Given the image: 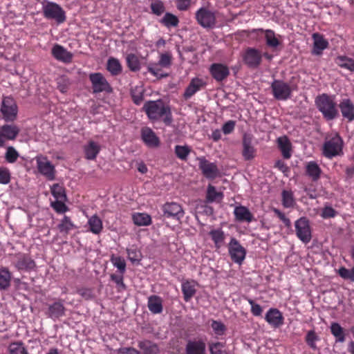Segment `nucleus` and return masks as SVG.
Returning a JSON list of instances; mask_svg holds the SVG:
<instances>
[{
  "label": "nucleus",
  "mask_w": 354,
  "mask_h": 354,
  "mask_svg": "<svg viewBox=\"0 0 354 354\" xmlns=\"http://www.w3.org/2000/svg\"><path fill=\"white\" fill-rule=\"evenodd\" d=\"M65 201L66 200H56L55 201L51 203V206L57 212L61 214L65 213L68 209L64 203Z\"/></svg>",
  "instance_id": "obj_61"
},
{
  "label": "nucleus",
  "mask_w": 354,
  "mask_h": 354,
  "mask_svg": "<svg viewBox=\"0 0 354 354\" xmlns=\"http://www.w3.org/2000/svg\"><path fill=\"white\" fill-rule=\"evenodd\" d=\"M296 234L304 243L310 241L312 235L309 221L305 217H301L295 223Z\"/></svg>",
  "instance_id": "obj_9"
},
{
  "label": "nucleus",
  "mask_w": 354,
  "mask_h": 354,
  "mask_svg": "<svg viewBox=\"0 0 354 354\" xmlns=\"http://www.w3.org/2000/svg\"><path fill=\"white\" fill-rule=\"evenodd\" d=\"M335 63L341 68L354 72V59L347 56L340 55L336 57Z\"/></svg>",
  "instance_id": "obj_35"
},
{
  "label": "nucleus",
  "mask_w": 354,
  "mask_h": 354,
  "mask_svg": "<svg viewBox=\"0 0 354 354\" xmlns=\"http://www.w3.org/2000/svg\"><path fill=\"white\" fill-rule=\"evenodd\" d=\"M164 214L167 217H171L177 220L184 216V211L182 207L177 203H167L163 207Z\"/></svg>",
  "instance_id": "obj_21"
},
{
  "label": "nucleus",
  "mask_w": 354,
  "mask_h": 354,
  "mask_svg": "<svg viewBox=\"0 0 354 354\" xmlns=\"http://www.w3.org/2000/svg\"><path fill=\"white\" fill-rule=\"evenodd\" d=\"M206 83L203 79L198 77L192 78L185 90L183 97L185 100L191 98L198 91L203 89Z\"/></svg>",
  "instance_id": "obj_17"
},
{
  "label": "nucleus",
  "mask_w": 354,
  "mask_h": 354,
  "mask_svg": "<svg viewBox=\"0 0 354 354\" xmlns=\"http://www.w3.org/2000/svg\"><path fill=\"white\" fill-rule=\"evenodd\" d=\"M51 53L55 59L65 64L71 63L73 57L72 53L59 44H55Z\"/></svg>",
  "instance_id": "obj_18"
},
{
  "label": "nucleus",
  "mask_w": 354,
  "mask_h": 354,
  "mask_svg": "<svg viewBox=\"0 0 354 354\" xmlns=\"http://www.w3.org/2000/svg\"><path fill=\"white\" fill-rule=\"evenodd\" d=\"M0 113L6 122H13L17 119L18 106L14 98L10 96L3 97Z\"/></svg>",
  "instance_id": "obj_6"
},
{
  "label": "nucleus",
  "mask_w": 354,
  "mask_h": 354,
  "mask_svg": "<svg viewBox=\"0 0 354 354\" xmlns=\"http://www.w3.org/2000/svg\"><path fill=\"white\" fill-rule=\"evenodd\" d=\"M216 13V10L203 6L196 12L195 19L203 28L213 29L217 24Z\"/></svg>",
  "instance_id": "obj_3"
},
{
  "label": "nucleus",
  "mask_w": 354,
  "mask_h": 354,
  "mask_svg": "<svg viewBox=\"0 0 354 354\" xmlns=\"http://www.w3.org/2000/svg\"><path fill=\"white\" fill-rule=\"evenodd\" d=\"M225 343L223 342H212L209 344V350L210 354H227L225 351Z\"/></svg>",
  "instance_id": "obj_48"
},
{
  "label": "nucleus",
  "mask_w": 354,
  "mask_h": 354,
  "mask_svg": "<svg viewBox=\"0 0 354 354\" xmlns=\"http://www.w3.org/2000/svg\"><path fill=\"white\" fill-rule=\"evenodd\" d=\"M246 299L251 306V313L252 315L254 316H260L263 311L261 306L259 304H255L250 298H247Z\"/></svg>",
  "instance_id": "obj_63"
},
{
  "label": "nucleus",
  "mask_w": 354,
  "mask_h": 354,
  "mask_svg": "<svg viewBox=\"0 0 354 354\" xmlns=\"http://www.w3.org/2000/svg\"><path fill=\"white\" fill-rule=\"evenodd\" d=\"M74 227V224L71 221L70 218L64 216L61 223L58 225V228L61 232L68 233Z\"/></svg>",
  "instance_id": "obj_52"
},
{
  "label": "nucleus",
  "mask_w": 354,
  "mask_h": 354,
  "mask_svg": "<svg viewBox=\"0 0 354 354\" xmlns=\"http://www.w3.org/2000/svg\"><path fill=\"white\" fill-rule=\"evenodd\" d=\"M150 8L151 12L157 16L162 15L165 10L164 3L160 0H153L150 5Z\"/></svg>",
  "instance_id": "obj_49"
},
{
  "label": "nucleus",
  "mask_w": 354,
  "mask_h": 354,
  "mask_svg": "<svg viewBox=\"0 0 354 354\" xmlns=\"http://www.w3.org/2000/svg\"><path fill=\"white\" fill-rule=\"evenodd\" d=\"M253 137L250 133H245L243 137V156L245 160H251L254 157L255 149L252 146Z\"/></svg>",
  "instance_id": "obj_22"
},
{
  "label": "nucleus",
  "mask_w": 354,
  "mask_h": 354,
  "mask_svg": "<svg viewBox=\"0 0 354 354\" xmlns=\"http://www.w3.org/2000/svg\"><path fill=\"white\" fill-rule=\"evenodd\" d=\"M197 160L199 168L207 178L214 179L218 176V169L215 163L210 162L205 157H199Z\"/></svg>",
  "instance_id": "obj_12"
},
{
  "label": "nucleus",
  "mask_w": 354,
  "mask_h": 354,
  "mask_svg": "<svg viewBox=\"0 0 354 354\" xmlns=\"http://www.w3.org/2000/svg\"><path fill=\"white\" fill-rule=\"evenodd\" d=\"M185 351L186 354H205V343L203 339L189 340Z\"/></svg>",
  "instance_id": "obj_23"
},
{
  "label": "nucleus",
  "mask_w": 354,
  "mask_h": 354,
  "mask_svg": "<svg viewBox=\"0 0 354 354\" xmlns=\"http://www.w3.org/2000/svg\"><path fill=\"white\" fill-rule=\"evenodd\" d=\"M342 145L343 141L337 133L326 138L323 146L324 156L328 158H332L339 155L342 151Z\"/></svg>",
  "instance_id": "obj_5"
},
{
  "label": "nucleus",
  "mask_w": 354,
  "mask_h": 354,
  "mask_svg": "<svg viewBox=\"0 0 354 354\" xmlns=\"http://www.w3.org/2000/svg\"><path fill=\"white\" fill-rule=\"evenodd\" d=\"M171 54L169 52L162 53L158 60V64L163 68H169L171 64Z\"/></svg>",
  "instance_id": "obj_57"
},
{
  "label": "nucleus",
  "mask_w": 354,
  "mask_h": 354,
  "mask_svg": "<svg viewBox=\"0 0 354 354\" xmlns=\"http://www.w3.org/2000/svg\"><path fill=\"white\" fill-rule=\"evenodd\" d=\"M147 306L150 312L153 314H159L162 312V299L157 295H151L148 297Z\"/></svg>",
  "instance_id": "obj_28"
},
{
  "label": "nucleus",
  "mask_w": 354,
  "mask_h": 354,
  "mask_svg": "<svg viewBox=\"0 0 354 354\" xmlns=\"http://www.w3.org/2000/svg\"><path fill=\"white\" fill-rule=\"evenodd\" d=\"M211 327L216 336H222L226 330L225 326L220 321L213 320L211 323Z\"/></svg>",
  "instance_id": "obj_54"
},
{
  "label": "nucleus",
  "mask_w": 354,
  "mask_h": 354,
  "mask_svg": "<svg viewBox=\"0 0 354 354\" xmlns=\"http://www.w3.org/2000/svg\"><path fill=\"white\" fill-rule=\"evenodd\" d=\"M11 273L7 268H0V290H6L10 286Z\"/></svg>",
  "instance_id": "obj_37"
},
{
  "label": "nucleus",
  "mask_w": 354,
  "mask_h": 354,
  "mask_svg": "<svg viewBox=\"0 0 354 354\" xmlns=\"http://www.w3.org/2000/svg\"><path fill=\"white\" fill-rule=\"evenodd\" d=\"M160 65L158 63H149L148 64L147 68V71L153 75L154 77L158 79H161L163 77H166L168 76L167 73H162V70L160 68Z\"/></svg>",
  "instance_id": "obj_45"
},
{
  "label": "nucleus",
  "mask_w": 354,
  "mask_h": 354,
  "mask_svg": "<svg viewBox=\"0 0 354 354\" xmlns=\"http://www.w3.org/2000/svg\"><path fill=\"white\" fill-rule=\"evenodd\" d=\"M44 17L47 19L55 20L57 24H62L66 20V13L57 3L45 1L42 3Z\"/></svg>",
  "instance_id": "obj_4"
},
{
  "label": "nucleus",
  "mask_w": 354,
  "mask_h": 354,
  "mask_svg": "<svg viewBox=\"0 0 354 354\" xmlns=\"http://www.w3.org/2000/svg\"><path fill=\"white\" fill-rule=\"evenodd\" d=\"M228 252L232 260L239 265H241L245 259L246 250L234 237L230 239L228 243Z\"/></svg>",
  "instance_id": "obj_7"
},
{
  "label": "nucleus",
  "mask_w": 354,
  "mask_h": 354,
  "mask_svg": "<svg viewBox=\"0 0 354 354\" xmlns=\"http://www.w3.org/2000/svg\"><path fill=\"white\" fill-rule=\"evenodd\" d=\"M273 96L279 100H286L291 97L292 88L289 84L275 80L271 84Z\"/></svg>",
  "instance_id": "obj_8"
},
{
  "label": "nucleus",
  "mask_w": 354,
  "mask_h": 354,
  "mask_svg": "<svg viewBox=\"0 0 354 354\" xmlns=\"http://www.w3.org/2000/svg\"><path fill=\"white\" fill-rule=\"evenodd\" d=\"M335 98V95L327 94H322L316 98L317 107L327 120H332L339 115Z\"/></svg>",
  "instance_id": "obj_2"
},
{
  "label": "nucleus",
  "mask_w": 354,
  "mask_h": 354,
  "mask_svg": "<svg viewBox=\"0 0 354 354\" xmlns=\"http://www.w3.org/2000/svg\"><path fill=\"white\" fill-rule=\"evenodd\" d=\"M319 339L318 336L316 335L314 330H309L307 333L306 337V341L307 344L313 349H316V341Z\"/></svg>",
  "instance_id": "obj_59"
},
{
  "label": "nucleus",
  "mask_w": 354,
  "mask_h": 354,
  "mask_svg": "<svg viewBox=\"0 0 354 354\" xmlns=\"http://www.w3.org/2000/svg\"><path fill=\"white\" fill-rule=\"evenodd\" d=\"M209 235L214 242L216 248L219 249L224 245L225 234L221 228L212 229L209 231Z\"/></svg>",
  "instance_id": "obj_27"
},
{
  "label": "nucleus",
  "mask_w": 354,
  "mask_h": 354,
  "mask_svg": "<svg viewBox=\"0 0 354 354\" xmlns=\"http://www.w3.org/2000/svg\"><path fill=\"white\" fill-rule=\"evenodd\" d=\"M15 266L19 271L30 272L35 269L36 265L34 260H32L28 255L19 254L17 256Z\"/></svg>",
  "instance_id": "obj_15"
},
{
  "label": "nucleus",
  "mask_w": 354,
  "mask_h": 354,
  "mask_svg": "<svg viewBox=\"0 0 354 354\" xmlns=\"http://www.w3.org/2000/svg\"><path fill=\"white\" fill-rule=\"evenodd\" d=\"M126 61L128 67L131 71H138L140 69V62L137 55L133 53L127 55Z\"/></svg>",
  "instance_id": "obj_43"
},
{
  "label": "nucleus",
  "mask_w": 354,
  "mask_h": 354,
  "mask_svg": "<svg viewBox=\"0 0 354 354\" xmlns=\"http://www.w3.org/2000/svg\"><path fill=\"white\" fill-rule=\"evenodd\" d=\"M143 109L151 120L162 119L166 125H169L172 122L170 108L160 100L146 102Z\"/></svg>",
  "instance_id": "obj_1"
},
{
  "label": "nucleus",
  "mask_w": 354,
  "mask_h": 354,
  "mask_svg": "<svg viewBox=\"0 0 354 354\" xmlns=\"http://www.w3.org/2000/svg\"><path fill=\"white\" fill-rule=\"evenodd\" d=\"M64 304L62 302H55L48 307V317L53 319H58L64 315Z\"/></svg>",
  "instance_id": "obj_32"
},
{
  "label": "nucleus",
  "mask_w": 354,
  "mask_h": 354,
  "mask_svg": "<svg viewBox=\"0 0 354 354\" xmlns=\"http://www.w3.org/2000/svg\"><path fill=\"white\" fill-rule=\"evenodd\" d=\"M113 265L123 274L126 270V263L123 258L120 257H113L111 258Z\"/></svg>",
  "instance_id": "obj_58"
},
{
  "label": "nucleus",
  "mask_w": 354,
  "mask_h": 354,
  "mask_svg": "<svg viewBox=\"0 0 354 354\" xmlns=\"http://www.w3.org/2000/svg\"><path fill=\"white\" fill-rule=\"evenodd\" d=\"M135 225L138 226H148L151 223L150 215L146 213H135L132 216Z\"/></svg>",
  "instance_id": "obj_36"
},
{
  "label": "nucleus",
  "mask_w": 354,
  "mask_h": 354,
  "mask_svg": "<svg viewBox=\"0 0 354 354\" xmlns=\"http://www.w3.org/2000/svg\"><path fill=\"white\" fill-rule=\"evenodd\" d=\"M209 73L215 80L221 82L229 75L230 71L225 64L214 63L210 66Z\"/></svg>",
  "instance_id": "obj_20"
},
{
  "label": "nucleus",
  "mask_w": 354,
  "mask_h": 354,
  "mask_svg": "<svg viewBox=\"0 0 354 354\" xmlns=\"http://www.w3.org/2000/svg\"><path fill=\"white\" fill-rule=\"evenodd\" d=\"M35 160L39 172L48 180H54L55 178V169L48 158L43 156H38L35 158Z\"/></svg>",
  "instance_id": "obj_10"
},
{
  "label": "nucleus",
  "mask_w": 354,
  "mask_h": 354,
  "mask_svg": "<svg viewBox=\"0 0 354 354\" xmlns=\"http://www.w3.org/2000/svg\"><path fill=\"white\" fill-rule=\"evenodd\" d=\"M174 151L179 159L186 160L191 151V149L187 145H176Z\"/></svg>",
  "instance_id": "obj_46"
},
{
  "label": "nucleus",
  "mask_w": 354,
  "mask_h": 354,
  "mask_svg": "<svg viewBox=\"0 0 354 354\" xmlns=\"http://www.w3.org/2000/svg\"><path fill=\"white\" fill-rule=\"evenodd\" d=\"M106 68L112 75H118L122 72V66L119 60L114 57L108 59Z\"/></svg>",
  "instance_id": "obj_41"
},
{
  "label": "nucleus",
  "mask_w": 354,
  "mask_h": 354,
  "mask_svg": "<svg viewBox=\"0 0 354 354\" xmlns=\"http://www.w3.org/2000/svg\"><path fill=\"white\" fill-rule=\"evenodd\" d=\"M160 23L167 28H170L171 27H177L179 24V19L176 15L170 12H166L161 19Z\"/></svg>",
  "instance_id": "obj_40"
},
{
  "label": "nucleus",
  "mask_w": 354,
  "mask_h": 354,
  "mask_svg": "<svg viewBox=\"0 0 354 354\" xmlns=\"http://www.w3.org/2000/svg\"><path fill=\"white\" fill-rule=\"evenodd\" d=\"M330 332L336 338V342L342 343L345 341L344 329L338 323L334 322L331 324Z\"/></svg>",
  "instance_id": "obj_42"
},
{
  "label": "nucleus",
  "mask_w": 354,
  "mask_h": 354,
  "mask_svg": "<svg viewBox=\"0 0 354 354\" xmlns=\"http://www.w3.org/2000/svg\"><path fill=\"white\" fill-rule=\"evenodd\" d=\"M131 97L133 102L139 105L143 100V89L141 87H135L131 89Z\"/></svg>",
  "instance_id": "obj_55"
},
{
  "label": "nucleus",
  "mask_w": 354,
  "mask_h": 354,
  "mask_svg": "<svg viewBox=\"0 0 354 354\" xmlns=\"http://www.w3.org/2000/svg\"><path fill=\"white\" fill-rule=\"evenodd\" d=\"M337 212L330 206H325L322 211L321 216L323 218H334Z\"/></svg>",
  "instance_id": "obj_62"
},
{
  "label": "nucleus",
  "mask_w": 354,
  "mask_h": 354,
  "mask_svg": "<svg viewBox=\"0 0 354 354\" xmlns=\"http://www.w3.org/2000/svg\"><path fill=\"white\" fill-rule=\"evenodd\" d=\"M306 172L312 180L317 181L320 177L322 170L315 162L310 161L306 166Z\"/></svg>",
  "instance_id": "obj_33"
},
{
  "label": "nucleus",
  "mask_w": 354,
  "mask_h": 354,
  "mask_svg": "<svg viewBox=\"0 0 354 354\" xmlns=\"http://www.w3.org/2000/svg\"><path fill=\"white\" fill-rule=\"evenodd\" d=\"M265 319L272 328L281 327L284 323V317L282 313L277 308H270L266 315Z\"/></svg>",
  "instance_id": "obj_14"
},
{
  "label": "nucleus",
  "mask_w": 354,
  "mask_h": 354,
  "mask_svg": "<svg viewBox=\"0 0 354 354\" xmlns=\"http://www.w3.org/2000/svg\"><path fill=\"white\" fill-rule=\"evenodd\" d=\"M52 195L56 200H66V196L64 192V189L62 186L59 184H54L50 187Z\"/></svg>",
  "instance_id": "obj_47"
},
{
  "label": "nucleus",
  "mask_w": 354,
  "mask_h": 354,
  "mask_svg": "<svg viewBox=\"0 0 354 354\" xmlns=\"http://www.w3.org/2000/svg\"><path fill=\"white\" fill-rule=\"evenodd\" d=\"M223 194L221 192H217L215 187L209 185L207 189L206 200L208 203L220 201L222 200Z\"/></svg>",
  "instance_id": "obj_39"
},
{
  "label": "nucleus",
  "mask_w": 354,
  "mask_h": 354,
  "mask_svg": "<svg viewBox=\"0 0 354 354\" xmlns=\"http://www.w3.org/2000/svg\"><path fill=\"white\" fill-rule=\"evenodd\" d=\"M0 128L6 141L15 140L20 131V129L15 124H4Z\"/></svg>",
  "instance_id": "obj_31"
},
{
  "label": "nucleus",
  "mask_w": 354,
  "mask_h": 354,
  "mask_svg": "<svg viewBox=\"0 0 354 354\" xmlns=\"http://www.w3.org/2000/svg\"><path fill=\"white\" fill-rule=\"evenodd\" d=\"M236 122L234 120H228L222 127V131L224 134L227 135L231 133L235 127Z\"/></svg>",
  "instance_id": "obj_64"
},
{
  "label": "nucleus",
  "mask_w": 354,
  "mask_h": 354,
  "mask_svg": "<svg viewBox=\"0 0 354 354\" xmlns=\"http://www.w3.org/2000/svg\"><path fill=\"white\" fill-rule=\"evenodd\" d=\"M89 80L92 84L93 93H109L112 91L111 86L102 73H91L89 75Z\"/></svg>",
  "instance_id": "obj_11"
},
{
  "label": "nucleus",
  "mask_w": 354,
  "mask_h": 354,
  "mask_svg": "<svg viewBox=\"0 0 354 354\" xmlns=\"http://www.w3.org/2000/svg\"><path fill=\"white\" fill-rule=\"evenodd\" d=\"M182 292L185 301H189L196 293L194 281H185L182 283Z\"/></svg>",
  "instance_id": "obj_34"
},
{
  "label": "nucleus",
  "mask_w": 354,
  "mask_h": 354,
  "mask_svg": "<svg viewBox=\"0 0 354 354\" xmlns=\"http://www.w3.org/2000/svg\"><path fill=\"white\" fill-rule=\"evenodd\" d=\"M277 142L283 158L289 159L292 156V145L286 136H281L277 138Z\"/></svg>",
  "instance_id": "obj_25"
},
{
  "label": "nucleus",
  "mask_w": 354,
  "mask_h": 354,
  "mask_svg": "<svg viewBox=\"0 0 354 354\" xmlns=\"http://www.w3.org/2000/svg\"><path fill=\"white\" fill-rule=\"evenodd\" d=\"M11 174L9 169L4 167H0V183L7 185L10 183Z\"/></svg>",
  "instance_id": "obj_60"
},
{
  "label": "nucleus",
  "mask_w": 354,
  "mask_h": 354,
  "mask_svg": "<svg viewBox=\"0 0 354 354\" xmlns=\"http://www.w3.org/2000/svg\"><path fill=\"white\" fill-rule=\"evenodd\" d=\"M8 350L9 354H29L21 342L10 343Z\"/></svg>",
  "instance_id": "obj_44"
},
{
  "label": "nucleus",
  "mask_w": 354,
  "mask_h": 354,
  "mask_svg": "<svg viewBox=\"0 0 354 354\" xmlns=\"http://www.w3.org/2000/svg\"><path fill=\"white\" fill-rule=\"evenodd\" d=\"M313 39V53L315 55H321L322 51L328 47V42L319 33H314Z\"/></svg>",
  "instance_id": "obj_24"
},
{
  "label": "nucleus",
  "mask_w": 354,
  "mask_h": 354,
  "mask_svg": "<svg viewBox=\"0 0 354 354\" xmlns=\"http://www.w3.org/2000/svg\"><path fill=\"white\" fill-rule=\"evenodd\" d=\"M234 214L235 219L239 222H248L250 223L253 220V216L245 206H237L234 209Z\"/></svg>",
  "instance_id": "obj_26"
},
{
  "label": "nucleus",
  "mask_w": 354,
  "mask_h": 354,
  "mask_svg": "<svg viewBox=\"0 0 354 354\" xmlns=\"http://www.w3.org/2000/svg\"><path fill=\"white\" fill-rule=\"evenodd\" d=\"M100 151V146L98 143L91 140L84 147L85 158L88 160H94Z\"/></svg>",
  "instance_id": "obj_30"
},
{
  "label": "nucleus",
  "mask_w": 354,
  "mask_h": 354,
  "mask_svg": "<svg viewBox=\"0 0 354 354\" xmlns=\"http://www.w3.org/2000/svg\"><path fill=\"white\" fill-rule=\"evenodd\" d=\"M19 156L18 151L12 146L6 149L5 153V159L9 163H14L17 161Z\"/></svg>",
  "instance_id": "obj_51"
},
{
  "label": "nucleus",
  "mask_w": 354,
  "mask_h": 354,
  "mask_svg": "<svg viewBox=\"0 0 354 354\" xmlns=\"http://www.w3.org/2000/svg\"><path fill=\"white\" fill-rule=\"evenodd\" d=\"M295 202L293 197V194L290 191L284 190L282 192V204L286 207H292L294 206Z\"/></svg>",
  "instance_id": "obj_50"
},
{
  "label": "nucleus",
  "mask_w": 354,
  "mask_h": 354,
  "mask_svg": "<svg viewBox=\"0 0 354 354\" xmlns=\"http://www.w3.org/2000/svg\"><path fill=\"white\" fill-rule=\"evenodd\" d=\"M338 274L344 279L354 281V268L347 269L344 267H342L339 269Z\"/></svg>",
  "instance_id": "obj_56"
},
{
  "label": "nucleus",
  "mask_w": 354,
  "mask_h": 354,
  "mask_svg": "<svg viewBox=\"0 0 354 354\" xmlns=\"http://www.w3.org/2000/svg\"><path fill=\"white\" fill-rule=\"evenodd\" d=\"M142 140L149 148H156L160 145V139L155 132L149 127H144L141 130Z\"/></svg>",
  "instance_id": "obj_16"
},
{
  "label": "nucleus",
  "mask_w": 354,
  "mask_h": 354,
  "mask_svg": "<svg viewBox=\"0 0 354 354\" xmlns=\"http://www.w3.org/2000/svg\"><path fill=\"white\" fill-rule=\"evenodd\" d=\"M339 108L344 119L349 122L354 120V104L351 99H342L339 104Z\"/></svg>",
  "instance_id": "obj_19"
},
{
  "label": "nucleus",
  "mask_w": 354,
  "mask_h": 354,
  "mask_svg": "<svg viewBox=\"0 0 354 354\" xmlns=\"http://www.w3.org/2000/svg\"><path fill=\"white\" fill-rule=\"evenodd\" d=\"M260 30L264 32L266 43L269 48L275 49L280 45L279 39L280 36L277 35L273 30L270 29L266 30L261 29Z\"/></svg>",
  "instance_id": "obj_29"
},
{
  "label": "nucleus",
  "mask_w": 354,
  "mask_h": 354,
  "mask_svg": "<svg viewBox=\"0 0 354 354\" xmlns=\"http://www.w3.org/2000/svg\"><path fill=\"white\" fill-rule=\"evenodd\" d=\"M88 225L91 232L95 234L100 233L103 227L102 221L97 215H93L88 218Z\"/></svg>",
  "instance_id": "obj_38"
},
{
  "label": "nucleus",
  "mask_w": 354,
  "mask_h": 354,
  "mask_svg": "<svg viewBox=\"0 0 354 354\" xmlns=\"http://www.w3.org/2000/svg\"><path fill=\"white\" fill-rule=\"evenodd\" d=\"M127 254L129 260L132 263L139 262L141 260L140 251L133 246L127 249Z\"/></svg>",
  "instance_id": "obj_53"
},
{
  "label": "nucleus",
  "mask_w": 354,
  "mask_h": 354,
  "mask_svg": "<svg viewBox=\"0 0 354 354\" xmlns=\"http://www.w3.org/2000/svg\"><path fill=\"white\" fill-rule=\"evenodd\" d=\"M262 59L261 51L256 48H248L243 55V60L246 65L250 68H257Z\"/></svg>",
  "instance_id": "obj_13"
}]
</instances>
